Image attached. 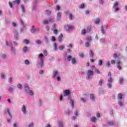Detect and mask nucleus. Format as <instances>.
<instances>
[{
  "label": "nucleus",
  "mask_w": 127,
  "mask_h": 127,
  "mask_svg": "<svg viewBox=\"0 0 127 127\" xmlns=\"http://www.w3.org/2000/svg\"><path fill=\"white\" fill-rule=\"evenodd\" d=\"M0 57H1L2 59H6V54H2L0 55Z\"/></svg>",
  "instance_id": "obj_31"
},
{
  "label": "nucleus",
  "mask_w": 127,
  "mask_h": 127,
  "mask_svg": "<svg viewBox=\"0 0 127 127\" xmlns=\"http://www.w3.org/2000/svg\"><path fill=\"white\" fill-rule=\"evenodd\" d=\"M63 38V34H61L58 37V39L59 42H62V39Z\"/></svg>",
  "instance_id": "obj_25"
},
{
  "label": "nucleus",
  "mask_w": 127,
  "mask_h": 127,
  "mask_svg": "<svg viewBox=\"0 0 127 127\" xmlns=\"http://www.w3.org/2000/svg\"><path fill=\"white\" fill-rule=\"evenodd\" d=\"M5 44L7 46H10V48H13V45L12 44V42H11V40L6 41Z\"/></svg>",
  "instance_id": "obj_13"
},
{
  "label": "nucleus",
  "mask_w": 127,
  "mask_h": 127,
  "mask_svg": "<svg viewBox=\"0 0 127 127\" xmlns=\"http://www.w3.org/2000/svg\"><path fill=\"white\" fill-rule=\"evenodd\" d=\"M64 97H68V99L69 100V103L71 104V108H74V101L71 97V90L70 89H65L63 90Z\"/></svg>",
  "instance_id": "obj_1"
},
{
  "label": "nucleus",
  "mask_w": 127,
  "mask_h": 127,
  "mask_svg": "<svg viewBox=\"0 0 127 127\" xmlns=\"http://www.w3.org/2000/svg\"><path fill=\"white\" fill-rule=\"evenodd\" d=\"M58 125L59 126V127H64V123L62 121H60L58 123Z\"/></svg>",
  "instance_id": "obj_26"
},
{
  "label": "nucleus",
  "mask_w": 127,
  "mask_h": 127,
  "mask_svg": "<svg viewBox=\"0 0 127 127\" xmlns=\"http://www.w3.org/2000/svg\"><path fill=\"white\" fill-rule=\"evenodd\" d=\"M86 74V79L87 80H91V79L93 78V76H94V71L91 70H87Z\"/></svg>",
  "instance_id": "obj_5"
},
{
  "label": "nucleus",
  "mask_w": 127,
  "mask_h": 127,
  "mask_svg": "<svg viewBox=\"0 0 127 127\" xmlns=\"http://www.w3.org/2000/svg\"><path fill=\"white\" fill-rule=\"evenodd\" d=\"M94 71L95 73H97V74H101V71H100V70L98 68H95Z\"/></svg>",
  "instance_id": "obj_51"
},
{
  "label": "nucleus",
  "mask_w": 127,
  "mask_h": 127,
  "mask_svg": "<svg viewBox=\"0 0 127 127\" xmlns=\"http://www.w3.org/2000/svg\"><path fill=\"white\" fill-rule=\"evenodd\" d=\"M21 112L24 116H26L27 114V106L26 105H23L21 107Z\"/></svg>",
  "instance_id": "obj_8"
},
{
  "label": "nucleus",
  "mask_w": 127,
  "mask_h": 127,
  "mask_svg": "<svg viewBox=\"0 0 127 127\" xmlns=\"http://www.w3.org/2000/svg\"><path fill=\"white\" fill-rule=\"evenodd\" d=\"M19 20L21 22V25H22V27H21L20 28V32L21 33H23V31H24V30L25 29V28H26V24H25V23H24V22L23 21H22V19L20 18Z\"/></svg>",
  "instance_id": "obj_6"
},
{
  "label": "nucleus",
  "mask_w": 127,
  "mask_h": 127,
  "mask_svg": "<svg viewBox=\"0 0 127 127\" xmlns=\"http://www.w3.org/2000/svg\"><path fill=\"white\" fill-rule=\"evenodd\" d=\"M113 58L115 59L117 58L118 59V61H117L116 63L117 68L120 70H122V68L121 66V63H122V62H121L120 60H122V59L124 58V56L120 53H115L113 55Z\"/></svg>",
  "instance_id": "obj_2"
},
{
  "label": "nucleus",
  "mask_w": 127,
  "mask_h": 127,
  "mask_svg": "<svg viewBox=\"0 0 127 127\" xmlns=\"http://www.w3.org/2000/svg\"><path fill=\"white\" fill-rule=\"evenodd\" d=\"M112 75V73L111 72L108 73V76L109 77L108 80V83H107V86L108 88H112V84L113 83V78L111 77Z\"/></svg>",
  "instance_id": "obj_7"
},
{
  "label": "nucleus",
  "mask_w": 127,
  "mask_h": 127,
  "mask_svg": "<svg viewBox=\"0 0 127 127\" xmlns=\"http://www.w3.org/2000/svg\"><path fill=\"white\" fill-rule=\"evenodd\" d=\"M85 4L82 3L81 4H80V5L79 6V7L80 9H83L85 8Z\"/></svg>",
  "instance_id": "obj_46"
},
{
  "label": "nucleus",
  "mask_w": 127,
  "mask_h": 127,
  "mask_svg": "<svg viewBox=\"0 0 127 127\" xmlns=\"http://www.w3.org/2000/svg\"><path fill=\"white\" fill-rule=\"evenodd\" d=\"M80 100L81 102H82V103H86V102H87V99L86 98L81 97L80 98Z\"/></svg>",
  "instance_id": "obj_43"
},
{
  "label": "nucleus",
  "mask_w": 127,
  "mask_h": 127,
  "mask_svg": "<svg viewBox=\"0 0 127 127\" xmlns=\"http://www.w3.org/2000/svg\"><path fill=\"white\" fill-rule=\"evenodd\" d=\"M119 5V3L116 2L114 3L113 8L114 10V12H118L120 10V8L118 7Z\"/></svg>",
  "instance_id": "obj_10"
},
{
  "label": "nucleus",
  "mask_w": 127,
  "mask_h": 127,
  "mask_svg": "<svg viewBox=\"0 0 127 127\" xmlns=\"http://www.w3.org/2000/svg\"><path fill=\"white\" fill-rule=\"evenodd\" d=\"M43 54H40L38 56L39 58L40 59V62L38 64V67L41 68L43 66V63L44 58H43Z\"/></svg>",
  "instance_id": "obj_4"
},
{
  "label": "nucleus",
  "mask_w": 127,
  "mask_h": 127,
  "mask_svg": "<svg viewBox=\"0 0 127 127\" xmlns=\"http://www.w3.org/2000/svg\"><path fill=\"white\" fill-rule=\"evenodd\" d=\"M89 55L91 58H93V57H94V53L93 52V51L90 50Z\"/></svg>",
  "instance_id": "obj_37"
},
{
  "label": "nucleus",
  "mask_w": 127,
  "mask_h": 127,
  "mask_svg": "<svg viewBox=\"0 0 127 127\" xmlns=\"http://www.w3.org/2000/svg\"><path fill=\"white\" fill-rule=\"evenodd\" d=\"M38 105L39 106H40V107H41V106H42V101L40 99L38 101Z\"/></svg>",
  "instance_id": "obj_61"
},
{
  "label": "nucleus",
  "mask_w": 127,
  "mask_h": 127,
  "mask_svg": "<svg viewBox=\"0 0 127 127\" xmlns=\"http://www.w3.org/2000/svg\"><path fill=\"white\" fill-rule=\"evenodd\" d=\"M53 78H56L58 82H61V76L60 75V73H59L58 71L55 70L53 71Z\"/></svg>",
  "instance_id": "obj_3"
},
{
  "label": "nucleus",
  "mask_w": 127,
  "mask_h": 127,
  "mask_svg": "<svg viewBox=\"0 0 127 127\" xmlns=\"http://www.w3.org/2000/svg\"><path fill=\"white\" fill-rule=\"evenodd\" d=\"M48 22H49V21H48V20H44L43 21V24H44V25H45V24H48Z\"/></svg>",
  "instance_id": "obj_60"
},
{
  "label": "nucleus",
  "mask_w": 127,
  "mask_h": 127,
  "mask_svg": "<svg viewBox=\"0 0 127 127\" xmlns=\"http://www.w3.org/2000/svg\"><path fill=\"white\" fill-rule=\"evenodd\" d=\"M106 65L107 67H108V68L109 67H111V63H110V62H109V61H107L106 62Z\"/></svg>",
  "instance_id": "obj_56"
},
{
  "label": "nucleus",
  "mask_w": 127,
  "mask_h": 127,
  "mask_svg": "<svg viewBox=\"0 0 127 127\" xmlns=\"http://www.w3.org/2000/svg\"><path fill=\"white\" fill-rule=\"evenodd\" d=\"M45 13L47 15H50V14H51V11H50V10H46L45 11Z\"/></svg>",
  "instance_id": "obj_33"
},
{
  "label": "nucleus",
  "mask_w": 127,
  "mask_h": 127,
  "mask_svg": "<svg viewBox=\"0 0 127 127\" xmlns=\"http://www.w3.org/2000/svg\"><path fill=\"white\" fill-rule=\"evenodd\" d=\"M91 121L92 122V123H96L97 121V118H96V117H93L91 118Z\"/></svg>",
  "instance_id": "obj_42"
},
{
  "label": "nucleus",
  "mask_w": 127,
  "mask_h": 127,
  "mask_svg": "<svg viewBox=\"0 0 127 127\" xmlns=\"http://www.w3.org/2000/svg\"><path fill=\"white\" fill-rule=\"evenodd\" d=\"M65 113L67 116H70V114H71V110H70V109H67L65 111Z\"/></svg>",
  "instance_id": "obj_35"
},
{
  "label": "nucleus",
  "mask_w": 127,
  "mask_h": 127,
  "mask_svg": "<svg viewBox=\"0 0 127 127\" xmlns=\"http://www.w3.org/2000/svg\"><path fill=\"white\" fill-rule=\"evenodd\" d=\"M17 87L19 89V90H21L22 89V85L20 83L18 84L17 85Z\"/></svg>",
  "instance_id": "obj_52"
},
{
  "label": "nucleus",
  "mask_w": 127,
  "mask_h": 127,
  "mask_svg": "<svg viewBox=\"0 0 127 127\" xmlns=\"http://www.w3.org/2000/svg\"><path fill=\"white\" fill-rule=\"evenodd\" d=\"M58 50V48L57 47V45L56 43L54 44V51H57Z\"/></svg>",
  "instance_id": "obj_36"
},
{
  "label": "nucleus",
  "mask_w": 127,
  "mask_h": 127,
  "mask_svg": "<svg viewBox=\"0 0 127 127\" xmlns=\"http://www.w3.org/2000/svg\"><path fill=\"white\" fill-rule=\"evenodd\" d=\"M101 31L102 34H106V30L104 29V26L102 25L101 27Z\"/></svg>",
  "instance_id": "obj_24"
},
{
  "label": "nucleus",
  "mask_w": 127,
  "mask_h": 127,
  "mask_svg": "<svg viewBox=\"0 0 127 127\" xmlns=\"http://www.w3.org/2000/svg\"><path fill=\"white\" fill-rule=\"evenodd\" d=\"M104 84V79H101L99 81V86H102Z\"/></svg>",
  "instance_id": "obj_40"
},
{
  "label": "nucleus",
  "mask_w": 127,
  "mask_h": 127,
  "mask_svg": "<svg viewBox=\"0 0 127 127\" xmlns=\"http://www.w3.org/2000/svg\"><path fill=\"white\" fill-rule=\"evenodd\" d=\"M34 127V123L33 122L30 123L28 126V127Z\"/></svg>",
  "instance_id": "obj_55"
},
{
  "label": "nucleus",
  "mask_w": 127,
  "mask_h": 127,
  "mask_svg": "<svg viewBox=\"0 0 127 127\" xmlns=\"http://www.w3.org/2000/svg\"><path fill=\"white\" fill-rule=\"evenodd\" d=\"M8 90L11 92H13L14 91V86L11 85V86H9L8 88Z\"/></svg>",
  "instance_id": "obj_20"
},
{
  "label": "nucleus",
  "mask_w": 127,
  "mask_h": 127,
  "mask_svg": "<svg viewBox=\"0 0 127 127\" xmlns=\"http://www.w3.org/2000/svg\"><path fill=\"white\" fill-rule=\"evenodd\" d=\"M36 44H38V45H41L42 42L40 40H36Z\"/></svg>",
  "instance_id": "obj_44"
},
{
  "label": "nucleus",
  "mask_w": 127,
  "mask_h": 127,
  "mask_svg": "<svg viewBox=\"0 0 127 127\" xmlns=\"http://www.w3.org/2000/svg\"><path fill=\"white\" fill-rule=\"evenodd\" d=\"M71 63L73 65H76L78 63V62H77V60H76V58H72L71 59Z\"/></svg>",
  "instance_id": "obj_21"
},
{
  "label": "nucleus",
  "mask_w": 127,
  "mask_h": 127,
  "mask_svg": "<svg viewBox=\"0 0 127 127\" xmlns=\"http://www.w3.org/2000/svg\"><path fill=\"white\" fill-rule=\"evenodd\" d=\"M23 43H25V44H29V40H28L27 39H24L23 40Z\"/></svg>",
  "instance_id": "obj_45"
},
{
  "label": "nucleus",
  "mask_w": 127,
  "mask_h": 127,
  "mask_svg": "<svg viewBox=\"0 0 127 127\" xmlns=\"http://www.w3.org/2000/svg\"><path fill=\"white\" fill-rule=\"evenodd\" d=\"M123 99V95L122 94L119 93L118 95V100H122Z\"/></svg>",
  "instance_id": "obj_38"
},
{
  "label": "nucleus",
  "mask_w": 127,
  "mask_h": 127,
  "mask_svg": "<svg viewBox=\"0 0 127 127\" xmlns=\"http://www.w3.org/2000/svg\"><path fill=\"white\" fill-rule=\"evenodd\" d=\"M34 27H35L34 25L32 26V28L30 30L31 33H34V32H35V31H36V29L34 28Z\"/></svg>",
  "instance_id": "obj_29"
},
{
  "label": "nucleus",
  "mask_w": 127,
  "mask_h": 127,
  "mask_svg": "<svg viewBox=\"0 0 127 127\" xmlns=\"http://www.w3.org/2000/svg\"><path fill=\"white\" fill-rule=\"evenodd\" d=\"M118 104L120 107H123L124 106V103L121 101H119Z\"/></svg>",
  "instance_id": "obj_63"
},
{
  "label": "nucleus",
  "mask_w": 127,
  "mask_h": 127,
  "mask_svg": "<svg viewBox=\"0 0 127 127\" xmlns=\"http://www.w3.org/2000/svg\"><path fill=\"white\" fill-rule=\"evenodd\" d=\"M0 77L2 80H4L6 78V74L4 72H1L0 73Z\"/></svg>",
  "instance_id": "obj_14"
},
{
  "label": "nucleus",
  "mask_w": 127,
  "mask_h": 127,
  "mask_svg": "<svg viewBox=\"0 0 127 127\" xmlns=\"http://www.w3.org/2000/svg\"><path fill=\"white\" fill-rule=\"evenodd\" d=\"M66 59L68 61H71L72 59V56L67 55L66 56Z\"/></svg>",
  "instance_id": "obj_34"
},
{
  "label": "nucleus",
  "mask_w": 127,
  "mask_h": 127,
  "mask_svg": "<svg viewBox=\"0 0 127 127\" xmlns=\"http://www.w3.org/2000/svg\"><path fill=\"white\" fill-rule=\"evenodd\" d=\"M63 96L64 95H63V94L60 96V97L59 99V100L60 101V102H62V101H63Z\"/></svg>",
  "instance_id": "obj_53"
},
{
  "label": "nucleus",
  "mask_w": 127,
  "mask_h": 127,
  "mask_svg": "<svg viewBox=\"0 0 127 127\" xmlns=\"http://www.w3.org/2000/svg\"><path fill=\"white\" fill-rule=\"evenodd\" d=\"M78 113H79V111L78 110L76 109L74 112V115L75 117H78Z\"/></svg>",
  "instance_id": "obj_59"
},
{
  "label": "nucleus",
  "mask_w": 127,
  "mask_h": 127,
  "mask_svg": "<svg viewBox=\"0 0 127 127\" xmlns=\"http://www.w3.org/2000/svg\"><path fill=\"white\" fill-rule=\"evenodd\" d=\"M48 21L49 22H54V18H49Z\"/></svg>",
  "instance_id": "obj_57"
},
{
  "label": "nucleus",
  "mask_w": 127,
  "mask_h": 127,
  "mask_svg": "<svg viewBox=\"0 0 127 127\" xmlns=\"http://www.w3.org/2000/svg\"><path fill=\"white\" fill-rule=\"evenodd\" d=\"M44 39L45 40V42L47 44H48L49 43V41H48V38L46 36L44 37Z\"/></svg>",
  "instance_id": "obj_54"
},
{
  "label": "nucleus",
  "mask_w": 127,
  "mask_h": 127,
  "mask_svg": "<svg viewBox=\"0 0 127 127\" xmlns=\"http://www.w3.org/2000/svg\"><path fill=\"white\" fill-rule=\"evenodd\" d=\"M28 51H29V48H28L27 47H23L22 52H23V53H27V52H28Z\"/></svg>",
  "instance_id": "obj_16"
},
{
  "label": "nucleus",
  "mask_w": 127,
  "mask_h": 127,
  "mask_svg": "<svg viewBox=\"0 0 127 127\" xmlns=\"http://www.w3.org/2000/svg\"><path fill=\"white\" fill-rule=\"evenodd\" d=\"M101 22V19L99 18H97L95 20V24H99Z\"/></svg>",
  "instance_id": "obj_30"
},
{
  "label": "nucleus",
  "mask_w": 127,
  "mask_h": 127,
  "mask_svg": "<svg viewBox=\"0 0 127 127\" xmlns=\"http://www.w3.org/2000/svg\"><path fill=\"white\" fill-rule=\"evenodd\" d=\"M24 89L26 93H27L30 89H29V86H28V84H24Z\"/></svg>",
  "instance_id": "obj_22"
},
{
  "label": "nucleus",
  "mask_w": 127,
  "mask_h": 127,
  "mask_svg": "<svg viewBox=\"0 0 127 127\" xmlns=\"http://www.w3.org/2000/svg\"><path fill=\"white\" fill-rule=\"evenodd\" d=\"M60 9V6L57 5L56 7V10H59Z\"/></svg>",
  "instance_id": "obj_64"
},
{
  "label": "nucleus",
  "mask_w": 127,
  "mask_h": 127,
  "mask_svg": "<svg viewBox=\"0 0 127 127\" xmlns=\"http://www.w3.org/2000/svg\"><path fill=\"white\" fill-rule=\"evenodd\" d=\"M32 10V11H36V10H37V4L33 3Z\"/></svg>",
  "instance_id": "obj_18"
},
{
  "label": "nucleus",
  "mask_w": 127,
  "mask_h": 127,
  "mask_svg": "<svg viewBox=\"0 0 127 127\" xmlns=\"http://www.w3.org/2000/svg\"><path fill=\"white\" fill-rule=\"evenodd\" d=\"M27 93V94L30 95V96H33V92L32 91V90H30Z\"/></svg>",
  "instance_id": "obj_48"
},
{
  "label": "nucleus",
  "mask_w": 127,
  "mask_h": 127,
  "mask_svg": "<svg viewBox=\"0 0 127 127\" xmlns=\"http://www.w3.org/2000/svg\"><path fill=\"white\" fill-rule=\"evenodd\" d=\"M107 125V126H114V125H115V122H109Z\"/></svg>",
  "instance_id": "obj_47"
},
{
  "label": "nucleus",
  "mask_w": 127,
  "mask_h": 127,
  "mask_svg": "<svg viewBox=\"0 0 127 127\" xmlns=\"http://www.w3.org/2000/svg\"><path fill=\"white\" fill-rule=\"evenodd\" d=\"M90 98L92 102H95V100H96V97H95V95L94 94H90Z\"/></svg>",
  "instance_id": "obj_19"
},
{
  "label": "nucleus",
  "mask_w": 127,
  "mask_h": 127,
  "mask_svg": "<svg viewBox=\"0 0 127 127\" xmlns=\"http://www.w3.org/2000/svg\"><path fill=\"white\" fill-rule=\"evenodd\" d=\"M65 12L66 14H68V15L69 20H72L73 18H74V15H73V14L71 13L70 12H69V11H67Z\"/></svg>",
  "instance_id": "obj_12"
},
{
  "label": "nucleus",
  "mask_w": 127,
  "mask_h": 127,
  "mask_svg": "<svg viewBox=\"0 0 127 127\" xmlns=\"http://www.w3.org/2000/svg\"><path fill=\"white\" fill-rule=\"evenodd\" d=\"M86 33H87V31H86L85 29H82L81 30V34L82 35H85L86 34Z\"/></svg>",
  "instance_id": "obj_49"
},
{
  "label": "nucleus",
  "mask_w": 127,
  "mask_h": 127,
  "mask_svg": "<svg viewBox=\"0 0 127 127\" xmlns=\"http://www.w3.org/2000/svg\"><path fill=\"white\" fill-rule=\"evenodd\" d=\"M24 63L26 66H29V65H30V62L28 60H25Z\"/></svg>",
  "instance_id": "obj_27"
},
{
  "label": "nucleus",
  "mask_w": 127,
  "mask_h": 127,
  "mask_svg": "<svg viewBox=\"0 0 127 127\" xmlns=\"http://www.w3.org/2000/svg\"><path fill=\"white\" fill-rule=\"evenodd\" d=\"M64 48H65V46H64L63 45H62L59 47L60 50H63V49H64Z\"/></svg>",
  "instance_id": "obj_62"
},
{
  "label": "nucleus",
  "mask_w": 127,
  "mask_h": 127,
  "mask_svg": "<svg viewBox=\"0 0 127 127\" xmlns=\"http://www.w3.org/2000/svg\"><path fill=\"white\" fill-rule=\"evenodd\" d=\"M98 63L99 66L103 65V61L102 60H101V59L99 60Z\"/></svg>",
  "instance_id": "obj_39"
},
{
  "label": "nucleus",
  "mask_w": 127,
  "mask_h": 127,
  "mask_svg": "<svg viewBox=\"0 0 127 127\" xmlns=\"http://www.w3.org/2000/svg\"><path fill=\"white\" fill-rule=\"evenodd\" d=\"M62 15V14L60 12H58L57 13V20H60V19H61Z\"/></svg>",
  "instance_id": "obj_23"
},
{
  "label": "nucleus",
  "mask_w": 127,
  "mask_h": 127,
  "mask_svg": "<svg viewBox=\"0 0 127 127\" xmlns=\"http://www.w3.org/2000/svg\"><path fill=\"white\" fill-rule=\"evenodd\" d=\"M5 24L8 25L9 23H10V20H9V19L5 18Z\"/></svg>",
  "instance_id": "obj_41"
},
{
  "label": "nucleus",
  "mask_w": 127,
  "mask_h": 127,
  "mask_svg": "<svg viewBox=\"0 0 127 127\" xmlns=\"http://www.w3.org/2000/svg\"><path fill=\"white\" fill-rule=\"evenodd\" d=\"M13 32L14 39H15V40H18V39L19 38V34L17 31V30H14Z\"/></svg>",
  "instance_id": "obj_11"
},
{
  "label": "nucleus",
  "mask_w": 127,
  "mask_h": 127,
  "mask_svg": "<svg viewBox=\"0 0 127 127\" xmlns=\"http://www.w3.org/2000/svg\"><path fill=\"white\" fill-rule=\"evenodd\" d=\"M100 43H102L103 44H104V43H106V38H100Z\"/></svg>",
  "instance_id": "obj_28"
},
{
  "label": "nucleus",
  "mask_w": 127,
  "mask_h": 127,
  "mask_svg": "<svg viewBox=\"0 0 127 127\" xmlns=\"http://www.w3.org/2000/svg\"><path fill=\"white\" fill-rule=\"evenodd\" d=\"M91 29H92V27L91 26H88L86 30V32H90L91 31Z\"/></svg>",
  "instance_id": "obj_50"
},
{
  "label": "nucleus",
  "mask_w": 127,
  "mask_h": 127,
  "mask_svg": "<svg viewBox=\"0 0 127 127\" xmlns=\"http://www.w3.org/2000/svg\"><path fill=\"white\" fill-rule=\"evenodd\" d=\"M21 8L22 12H23V13H25V7H24V5H21Z\"/></svg>",
  "instance_id": "obj_32"
},
{
  "label": "nucleus",
  "mask_w": 127,
  "mask_h": 127,
  "mask_svg": "<svg viewBox=\"0 0 127 127\" xmlns=\"http://www.w3.org/2000/svg\"><path fill=\"white\" fill-rule=\"evenodd\" d=\"M51 40L52 42H54V41H56V38H55V37L54 36H52Z\"/></svg>",
  "instance_id": "obj_58"
},
{
  "label": "nucleus",
  "mask_w": 127,
  "mask_h": 127,
  "mask_svg": "<svg viewBox=\"0 0 127 127\" xmlns=\"http://www.w3.org/2000/svg\"><path fill=\"white\" fill-rule=\"evenodd\" d=\"M65 29L66 31H69V30H72V29H74V27L73 26L67 25L65 26Z\"/></svg>",
  "instance_id": "obj_17"
},
{
  "label": "nucleus",
  "mask_w": 127,
  "mask_h": 127,
  "mask_svg": "<svg viewBox=\"0 0 127 127\" xmlns=\"http://www.w3.org/2000/svg\"><path fill=\"white\" fill-rule=\"evenodd\" d=\"M86 42H85V47H90V43H91V42L92 40H93V39L91 38V37H87L86 38Z\"/></svg>",
  "instance_id": "obj_9"
},
{
  "label": "nucleus",
  "mask_w": 127,
  "mask_h": 127,
  "mask_svg": "<svg viewBox=\"0 0 127 127\" xmlns=\"http://www.w3.org/2000/svg\"><path fill=\"white\" fill-rule=\"evenodd\" d=\"M10 53L11 55H13V56L16 55V52L15 51V49H14V48H10Z\"/></svg>",
  "instance_id": "obj_15"
}]
</instances>
